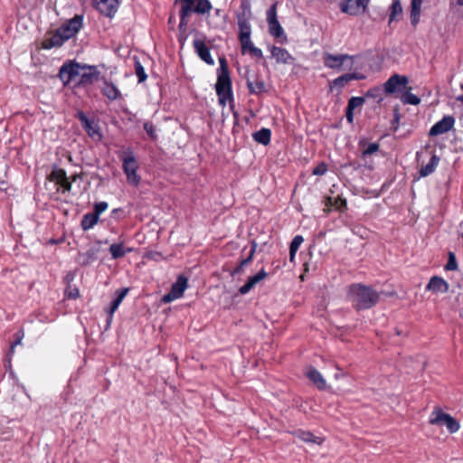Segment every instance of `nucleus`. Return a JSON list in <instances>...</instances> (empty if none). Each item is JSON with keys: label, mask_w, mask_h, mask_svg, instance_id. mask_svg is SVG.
Returning <instances> with one entry per match:
<instances>
[{"label": "nucleus", "mask_w": 463, "mask_h": 463, "mask_svg": "<svg viewBox=\"0 0 463 463\" xmlns=\"http://www.w3.org/2000/svg\"><path fill=\"white\" fill-rule=\"evenodd\" d=\"M323 62L326 68L333 70H341L346 61H351L350 68L353 66L354 56L349 54H332L330 52L323 53Z\"/></svg>", "instance_id": "9"}, {"label": "nucleus", "mask_w": 463, "mask_h": 463, "mask_svg": "<svg viewBox=\"0 0 463 463\" xmlns=\"http://www.w3.org/2000/svg\"><path fill=\"white\" fill-rule=\"evenodd\" d=\"M119 159L122 161V169L128 183L137 187L140 184L141 177L137 174L139 165L133 151L130 148L123 151L119 155Z\"/></svg>", "instance_id": "3"}, {"label": "nucleus", "mask_w": 463, "mask_h": 463, "mask_svg": "<svg viewBox=\"0 0 463 463\" xmlns=\"http://www.w3.org/2000/svg\"><path fill=\"white\" fill-rule=\"evenodd\" d=\"M144 129L146 132V134L152 138L156 139V128L151 122H145L144 123Z\"/></svg>", "instance_id": "43"}, {"label": "nucleus", "mask_w": 463, "mask_h": 463, "mask_svg": "<svg viewBox=\"0 0 463 463\" xmlns=\"http://www.w3.org/2000/svg\"><path fill=\"white\" fill-rule=\"evenodd\" d=\"M402 7L400 0H393L390 7L389 24L395 21L398 16L402 15Z\"/></svg>", "instance_id": "33"}, {"label": "nucleus", "mask_w": 463, "mask_h": 463, "mask_svg": "<svg viewBox=\"0 0 463 463\" xmlns=\"http://www.w3.org/2000/svg\"><path fill=\"white\" fill-rule=\"evenodd\" d=\"M294 435L302 441L307 443H314L320 445L324 441V439L321 437L315 436L312 432L303 430H296L294 432Z\"/></svg>", "instance_id": "26"}, {"label": "nucleus", "mask_w": 463, "mask_h": 463, "mask_svg": "<svg viewBox=\"0 0 463 463\" xmlns=\"http://www.w3.org/2000/svg\"><path fill=\"white\" fill-rule=\"evenodd\" d=\"M73 279H74V275L71 273L67 274L65 277V280L67 281V283H70L71 281H72Z\"/></svg>", "instance_id": "59"}, {"label": "nucleus", "mask_w": 463, "mask_h": 463, "mask_svg": "<svg viewBox=\"0 0 463 463\" xmlns=\"http://www.w3.org/2000/svg\"><path fill=\"white\" fill-rule=\"evenodd\" d=\"M59 184L61 185L64 192H70L71 190V183L68 180V177L64 179V181L61 182Z\"/></svg>", "instance_id": "52"}, {"label": "nucleus", "mask_w": 463, "mask_h": 463, "mask_svg": "<svg viewBox=\"0 0 463 463\" xmlns=\"http://www.w3.org/2000/svg\"><path fill=\"white\" fill-rule=\"evenodd\" d=\"M455 125V118L448 115L436 122L430 129L429 135L431 137L439 136L449 132Z\"/></svg>", "instance_id": "14"}, {"label": "nucleus", "mask_w": 463, "mask_h": 463, "mask_svg": "<svg viewBox=\"0 0 463 463\" xmlns=\"http://www.w3.org/2000/svg\"><path fill=\"white\" fill-rule=\"evenodd\" d=\"M296 253H297V251H295V250L292 251V250H289V260L290 261L294 260Z\"/></svg>", "instance_id": "61"}, {"label": "nucleus", "mask_w": 463, "mask_h": 463, "mask_svg": "<svg viewBox=\"0 0 463 463\" xmlns=\"http://www.w3.org/2000/svg\"><path fill=\"white\" fill-rule=\"evenodd\" d=\"M384 92V89L383 90L381 86H376L373 88L369 89L364 98L372 99L376 103H381L383 99V93Z\"/></svg>", "instance_id": "32"}, {"label": "nucleus", "mask_w": 463, "mask_h": 463, "mask_svg": "<svg viewBox=\"0 0 463 463\" xmlns=\"http://www.w3.org/2000/svg\"><path fill=\"white\" fill-rule=\"evenodd\" d=\"M253 140L259 144L267 146L270 143L271 131L269 128H262L252 134Z\"/></svg>", "instance_id": "27"}, {"label": "nucleus", "mask_w": 463, "mask_h": 463, "mask_svg": "<svg viewBox=\"0 0 463 463\" xmlns=\"http://www.w3.org/2000/svg\"><path fill=\"white\" fill-rule=\"evenodd\" d=\"M365 101L364 97H352L348 100L347 109L350 110H354V109L361 107Z\"/></svg>", "instance_id": "40"}, {"label": "nucleus", "mask_w": 463, "mask_h": 463, "mask_svg": "<svg viewBox=\"0 0 463 463\" xmlns=\"http://www.w3.org/2000/svg\"><path fill=\"white\" fill-rule=\"evenodd\" d=\"M445 269L446 270H456V269H458V262H457L456 256L451 251L449 252L448 262L445 265Z\"/></svg>", "instance_id": "42"}, {"label": "nucleus", "mask_w": 463, "mask_h": 463, "mask_svg": "<svg viewBox=\"0 0 463 463\" xmlns=\"http://www.w3.org/2000/svg\"><path fill=\"white\" fill-rule=\"evenodd\" d=\"M128 288H122L118 289L115 292V298L112 300L110 307H109L108 310L111 311V313H115L116 310L118 308L119 305L121 304V302L123 301V299L125 298V297L128 295Z\"/></svg>", "instance_id": "29"}, {"label": "nucleus", "mask_w": 463, "mask_h": 463, "mask_svg": "<svg viewBox=\"0 0 463 463\" xmlns=\"http://www.w3.org/2000/svg\"><path fill=\"white\" fill-rule=\"evenodd\" d=\"M189 16H190L189 14L179 13L180 22L178 24V30H179L180 33H186Z\"/></svg>", "instance_id": "41"}, {"label": "nucleus", "mask_w": 463, "mask_h": 463, "mask_svg": "<svg viewBox=\"0 0 463 463\" xmlns=\"http://www.w3.org/2000/svg\"><path fill=\"white\" fill-rule=\"evenodd\" d=\"M439 162V157L434 154L430 157V162L427 165H422L420 167V169L419 171L420 177H426V176L431 175L435 171L436 167L438 166Z\"/></svg>", "instance_id": "28"}, {"label": "nucleus", "mask_w": 463, "mask_h": 463, "mask_svg": "<svg viewBox=\"0 0 463 463\" xmlns=\"http://www.w3.org/2000/svg\"><path fill=\"white\" fill-rule=\"evenodd\" d=\"M345 117L347 121L349 123H352L354 121V110H350L349 109L346 108Z\"/></svg>", "instance_id": "54"}, {"label": "nucleus", "mask_w": 463, "mask_h": 463, "mask_svg": "<svg viewBox=\"0 0 463 463\" xmlns=\"http://www.w3.org/2000/svg\"><path fill=\"white\" fill-rule=\"evenodd\" d=\"M422 2L423 0H411V2L410 19L413 27H416L420 23Z\"/></svg>", "instance_id": "25"}, {"label": "nucleus", "mask_w": 463, "mask_h": 463, "mask_svg": "<svg viewBox=\"0 0 463 463\" xmlns=\"http://www.w3.org/2000/svg\"><path fill=\"white\" fill-rule=\"evenodd\" d=\"M23 336H24V334H22V335H18L16 337V339L11 345L14 346L20 345L22 343Z\"/></svg>", "instance_id": "57"}, {"label": "nucleus", "mask_w": 463, "mask_h": 463, "mask_svg": "<svg viewBox=\"0 0 463 463\" xmlns=\"http://www.w3.org/2000/svg\"><path fill=\"white\" fill-rule=\"evenodd\" d=\"M370 0H341L339 7L342 13L358 16L366 13Z\"/></svg>", "instance_id": "7"}, {"label": "nucleus", "mask_w": 463, "mask_h": 463, "mask_svg": "<svg viewBox=\"0 0 463 463\" xmlns=\"http://www.w3.org/2000/svg\"><path fill=\"white\" fill-rule=\"evenodd\" d=\"M243 267H241L240 264L234 268V269L232 271V276L240 275L243 272Z\"/></svg>", "instance_id": "55"}, {"label": "nucleus", "mask_w": 463, "mask_h": 463, "mask_svg": "<svg viewBox=\"0 0 463 463\" xmlns=\"http://www.w3.org/2000/svg\"><path fill=\"white\" fill-rule=\"evenodd\" d=\"M65 294L70 299H76L80 296L79 289L76 287L71 288V286H68Z\"/></svg>", "instance_id": "49"}, {"label": "nucleus", "mask_w": 463, "mask_h": 463, "mask_svg": "<svg viewBox=\"0 0 463 463\" xmlns=\"http://www.w3.org/2000/svg\"><path fill=\"white\" fill-rule=\"evenodd\" d=\"M82 22L83 16L76 14L71 19L65 22L59 30L64 35V38L69 40L78 33L82 27Z\"/></svg>", "instance_id": "13"}, {"label": "nucleus", "mask_w": 463, "mask_h": 463, "mask_svg": "<svg viewBox=\"0 0 463 463\" xmlns=\"http://www.w3.org/2000/svg\"><path fill=\"white\" fill-rule=\"evenodd\" d=\"M268 276V273L264 269H261L254 276L249 277L246 283L239 288L241 295L248 294L260 281L264 279Z\"/></svg>", "instance_id": "21"}, {"label": "nucleus", "mask_w": 463, "mask_h": 463, "mask_svg": "<svg viewBox=\"0 0 463 463\" xmlns=\"http://www.w3.org/2000/svg\"><path fill=\"white\" fill-rule=\"evenodd\" d=\"M193 46L195 53L202 61H203L208 65L214 64V60L213 59L210 52V48L206 45L204 41L200 39H194L193 42Z\"/></svg>", "instance_id": "18"}, {"label": "nucleus", "mask_w": 463, "mask_h": 463, "mask_svg": "<svg viewBox=\"0 0 463 463\" xmlns=\"http://www.w3.org/2000/svg\"><path fill=\"white\" fill-rule=\"evenodd\" d=\"M429 422L431 425L446 426L447 430L451 434L457 432L460 428V424L458 420L439 408H435L431 412Z\"/></svg>", "instance_id": "4"}, {"label": "nucleus", "mask_w": 463, "mask_h": 463, "mask_svg": "<svg viewBox=\"0 0 463 463\" xmlns=\"http://www.w3.org/2000/svg\"><path fill=\"white\" fill-rule=\"evenodd\" d=\"M109 207V204L107 202H99L94 204V213L97 214V216L99 217V215L105 212Z\"/></svg>", "instance_id": "44"}, {"label": "nucleus", "mask_w": 463, "mask_h": 463, "mask_svg": "<svg viewBox=\"0 0 463 463\" xmlns=\"http://www.w3.org/2000/svg\"><path fill=\"white\" fill-rule=\"evenodd\" d=\"M186 39H187L186 33H179L178 42H179L181 47H183L184 45Z\"/></svg>", "instance_id": "56"}, {"label": "nucleus", "mask_w": 463, "mask_h": 463, "mask_svg": "<svg viewBox=\"0 0 463 463\" xmlns=\"http://www.w3.org/2000/svg\"><path fill=\"white\" fill-rule=\"evenodd\" d=\"M348 298L357 310L369 309L374 307L379 299V293L372 287L363 284H352L348 288Z\"/></svg>", "instance_id": "1"}, {"label": "nucleus", "mask_w": 463, "mask_h": 463, "mask_svg": "<svg viewBox=\"0 0 463 463\" xmlns=\"http://www.w3.org/2000/svg\"><path fill=\"white\" fill-rule=\"evenodd\" d=\"M270 53L278 63L293 64L295 61V58L285 48L273 45L270 47Z\"/></svg>", "instance_id": "19"}, {"label": "nucleus", "mask_w": 463, "mask_h": 463, "mask_svg": "<svg viewBox=\"0 0 463 463\" xmlns=\"http://www.w3.org/2000/svg\"><path fill=\"white\" fill-rule=\"evenodd\" d=\"M14 349H15V346H14V345H10V349H9V355H10V356L14 354Z\"/></svg>", "instance_id": "62"}, {"label": "nucleus", "mask_w": 463, "mask_h": 463, "mask_svg": "<svg viewBox=\"0 0 463 463\" xmlns=\"http://www.w3.org/2000/svg\"><path fill=\"white\" fill-rule=\"evenodd\" d=\"M219 63L220 67L217 70L215 90L220 106L224 108L228 101L230 103L233 101V94L229 67L225 57H220Z\"/></svg>", "instance_id": "2"}, {"label": "nucleus", "mask_w": 463, "mask_h": 463, "mask_svg": "<svg viewBox=\"0 0 463 463\" xmlns=\"http://www.w3.org/2000/svg\"><path fill=\"white\" fill-rule=\"evenodd\" d=\"M379 150V144L370 143L367 147L362 152L363 156H366L376 153Z\"/></svg>", "instance_id": "46"}, {"label": "nucleus", "mask_w": 463, "mask_h": 463, "mask_svg": "<svg viewBox=\"0 0 463 463\" xmlns=\"http://www.w3.org/2000/svg\"><path fill=\"white\" fill-rule=\"evenodd\" d=\"M104 87L101 89L102 94L110 101L117 100L121 98L118 88L110 80L103 78Z\"/></svg>", "instance_id": "22"}, {"label": "nucleus", "mask_w": 463, "mask_h": 463, "mask_svg": "<svg viewBox=\"0 0 463 463\" xmlns=\"http://www.w3.org/2000/svg\"><path fill=\"white\" fill-rule=\"evenodd\" d=\"M245 79L250 94L260 95L267 92L264 80H259L257 75H250V71H246Z\"/></svg>", "instance_id": "16"}, {"label": "nucleus", "mask_w": 463, "mask_h": 463, "mask_svg": "<svg viewBox=\"0 0 463 463\" xmlns=\"http://www.w3.org/2000/svg\"><path fill=\"white\" fill-rule=\"evenodd\" d=\"M76 117L90 137L96 140H100L102 138L100 128L94 119L89 118L81 110L77 112Z\"/></svg>", "instance_id": "11"}, {"label": "nucleus", "mask_w": 463, "mask_h": 463, "mask_svg": "<svg viewBox=\"0 0 463 463\" xmlns=\"http://www.w3.org/2000/svg\"><path fill=\"white\" fill-rule=\"evenodd\" d=\"M178 2L181 4L179 13L189 15L193 13L205 15L208 14L213 8L209 0H175V3Z\"/></svg>", "instance_id": "5"}, {"label": "nucleus", "mask_w": 463, "mask_h": 463, "mask_svg": "<svg viewBox=\"0 0 463 463\" xmlns=\"http://www.w3.org/2000/svg\"><path fill=\"white\" fill-rule=\"evenodd\" d=\"M303 241H304V239L301 235L295 236L290 242L289 250H292V251L293 250L298 251V250L300 247Z\"/></svg>", "instance_id": "47"}, {"label": "nucleus", "mask_w": 463, "mask_h": 463, "mask_svg": "<svg viewBox=\"0 0 463 463\" xmlns=\"http://www.w3.org/2000/svg\"><path fill=\"white\" fill-rule=\"evenodd\" d=\"M95 253H96V250H93V249H90V250H89L85 253V255H86L89 259H93V258H94V256H95Z\"/></svg>", "instance_id": "58"}, {"label": "nucleus", "mask_w": 463, "mask_h": 463, "mask_svg": "<svg viewBox=\"0 0 463 463\" xmlns=\"http://www.w3.org/2000/svg\"><path fill=\"white\" fill-rule=\"evenodd\" d=\"M277 5L278 3H274L266 13L267 22L269 25V33L270 35L275 38H284L281 43L287 41V36L285 34L284 29L280 25L278 17H277Z\"/></svg>", "instance_id": "8"}, {"label": "nucleus", "mask_w": 463, "mask_h": 463, "mask_svg": "<svg viewBox=\"0 0 463 463\" xmlns=\"http://www.w3.org/2000/svg\"><path fill=\"white\" fill-rule=\"evenodd\" d=\"M85 68H87V64L81 65L73 61L64 63L60 69L59 77L64 85H68L70 82L76 80Z\"/></svg>", "instance_id": "6"}, {"label": "nucleus", "mask_w": 463, "mask_h": 463, "mask_svg": "<svg viewBox=\"0 0 463 463\" xmlns=\"http://www.w3.org/2000/svg\"><path fill=\"white\" fill-rule=\"evenodd\" d=\"M457 100L460 101L463 104V95H459L457 97Z\"/></svg>", "instance_id": "63"}, {"label": "nucleus", "mask_w": 463, "mask_h": 463, "mask_svg": "<svg viewBox=\"0 0 463 463\" xmlns=\"http://www.w3.org/2000/svg\"><path fill=\"white\" fill-rule=\"evenodd\" d=\"M349 82L348 75L347 73L343 74L335 80L330 83V89L337 88L338 90H342L347 83Z\"/></svg>", "instance_id": "36"}, {"label": "nucleus", "mask_w": 463, "mask_h": 463, "mask_svg": "<svg viewBox=\"0 0 463 463\" xmlns=\"http://www.w3.org/2000/svg\"><path fill=\"white\" fill-rule=\"evenodd\" d=\"M85 70H88V71H81L80 75L76 81V86H89L93 84V82L98 80L99 71L96 66L87 65Z\"/></svg>", "instance_id": "17"}, {"label": "nucleus", "mask_w": 463, "mask_h": 463, "mask_svg": "<svg viewBox=\"0 0 463 463\" xmlns=\"http://www.w3.org/2000/svg\"><path fill=\"white\" fill-rule=\"evenodd\" d=\"M347 75H348L349 81L356 80H364L365 78L364 74L358 73V72L347 73Z\"/></svg>", "instance_id": "51"}, {"label": "nucleus", "mask_w": 463, "mask_h": 463, "mask_svg": "<svg viewBox=\"0 0 463 463\" xmlns=\"http://www.w3.org/2000/svg\"><path fill=\"white\" fill-rule=\"evenodd\" d=\"M239 25V39H247L250 37L251 27L247 20H241L238 23Z\"/></svg>", "instance_id": "34"}, {"label": "nucleus", "mask_w": 463, "mask_h": 463, "mask_svg": "<svg viewBox=\"0 0 463 463\" xmlns=\"http://www.w3.org/2000/svg\"><path fill=\"white\" fill-rule=\"evenodd\" d=\"M409 82L408 77L400 74L392 75L383 84L384 92L386 94H393L395 92H402L406 89Z\"/></svg>", "instance_id": "12"}, {"label": "nucleus", "mask_w": 463, "mask_h": 463, "mask_svg": "<svg viewBox=\"0 0 463 463\" xmlns=\"http://www.w3.org/2000/svg\"><path fill=\"white\" fill-rule=\"evenodd\" d=\"M306 375L319 390H325L326 388V380L320 372L315 367L310 366L307 369Z\"/></svg>", "instance_id": "24"}, {"label": "nucleus", "mask_w": 463, "mask_h": 463, "mask_svg": "<svg viewBox=\"0 0 463 463\" xmlns=\"http://www.w3.org/2000/svg\"><path fill=\"white\" fill-rule=\"evenodd\" d=\"M241 45V52L245 53L246 52H250V50L254 46L252 42L250 41V37L247 39H239Z\"/></svg>", "instance_id": "48"}, {"label": "nucleus", "mask_w": 463, "mask_h": 463, "mask_svg": "<svg viewBox=\"0 0 463 463\" xmlns=\"http://www.w3.org/2000/svg\"><path fill=\"white\" fill-rule=\"evenodd\" d=\"M107 313H108V317L106 319L105 330H108L110 327L111 323L113 321V315H114V313H111V311H109V310H107Z\"/></svg>", "instance_id": "53"}, {"label": "nucleus", "mask_w": 463, "mask_h": 463, "mask_svg": "<svg viewBox=\"0 0 463 463\" xmlns=\"http://www.w3.org/2000/svg\"><path fill=\"white\" fill-rule=\"evenodd\" d=\"M135 73L138 78V83H142L147 79L145 68L137 59L135 61Z\"/></svg>", "instance_id": "37"}, {"label": "nucleus", "mask_w": 463, "mask_h": 463, "mask_svg": "<svg viewBox=\"0 0 463 463\" xmlns=\"http://www.w3.org/2000/svg\"><path fill=\"white\" fill-rule=\"evenodd\" d=\"M187 278L180 275L176 281L172 285L170 291L163 296L162 301L164 303H170L182 298L184 290L187 288Z\"/></svg>", "instance_id": "10"}, {"label": "nucleus", "mask_w": 463, "mask_h": 463, "mask_svg": "<svg viewBox=\"0 0 463 463\" xmlns=\"http://www.w3.org/2000/svg\"><path fill=\"white\" fill-rule=\"evenodd\" d=\"M250 243H251V249L249 252V255L246 258L242 259L239 263L243 268L248 266L252 261L254 254L256 252V249L258 246L257 242L255 241H252Z\"/></svg>", "instance_id": "39"}, {"label": "nucleus", "mask_w": 463, "mask_h": 463, "mask_svg": "<svg viewBox=\"0 0 463 463\" xmlns=\"http://www.w3.org/2000/svg\"><path fill=\"white\" fill-rule=\"evenodd\" d=\"M402 101L404 104L418 105L420 102V99L417 95L406 90L402 96Z\"/></svg>", "instance_id": "35"}, {"label": "nucleus", "mask_w": 463, "mask_h": 463, "mask_svg": "<svg viewBox=\"0 0 463 463\" xmlns=\"http://www.w3.org/2000/svg\"><path fill=\"white\" fill-rule=\"evenodd\" d=\"M66 41H68V39L64 38V35L58 28L51 37L43 40L42 45L43 49L49 50L53 47H61Z\"/></svg>", "instance_id": "23"}, {"label": "nucleus", "mask_w": 463, "mask_h": 463, "mask_svg": "<svg viewBox=\"0 0 463 463\" xmlns=\"http://www.w3.org/2000/svg\"><path fill=\"white\" fill-rule=\"evenodd\" d=\"M7 184L5 181L0 179V190H6Z\"/></svg>", "instance_id": "60"}, {"label": "nucleus", "mask_w": 463, "mask_h": 463, "mask_svg": "<svg viewBox=\"0 0 463 463\" xmlns=\"http://www.w3.org/2000/svg\"><path fill=\"white\" fill-rule=\"evenodd\" d=\"M250 54L252 56V57H256V58H262L263 57V52L262 51L256 47V46H253L250 50Z\"/></svg>", "instance_id": "50"}, {"label": "nucleus", "mask_w": 463, "mask_h": 463, "mask_svg": "<svg viewBox=\"0 0 463 463\" xmlns=\"http://www.w3.org/2000/svg\"><path fill=\"white\" fill-rule=\"evenodd\" d=\"M132 251L131 248L124 249L123 242L113 243L109 247V252L113 260H118L124 257L127 253Z\"/></svg>", "instance_id": "30"}, {"label": "nucleus", "mask_w": 463, "mask_h": 463, "mask_svg": "<svg viewBox=\"0 0 463 463\" xmlns=\"http://www.w3.org/2000/svg\"><path fill=\"white\" fill-rule=\"evenodd\" d=\"M327 172V165L325 162L318 164L312 171L314 175H323Z\"/></svg>", "instance_id": "45"}, {"label": "nucleus", "mask_w": 463, "mask_h": 463, "mask_svg": "<svg viewBox=\"0 0 463 463\" xmlns=\"http://www.w3.org/2000/svg\"><path fill=\"white\" fill-rule=\"evenodd\" d=\"M96 9L107 17L112 18L118 8V0H93Z\"/></svg>", "instance_id": "15"}, {"label": "nucleus", "mask_w": 463, "mask_h": 463, "mask_svg": "<svg viewBox=\"0 0 463 463\" xmlns=\"http://www.w3.org/2000/svg\"><path fill=\"white\" fill-rule=\"evenodd\" d=\"M449 283L441 277L433 276L426 286V290L433 293H446L449 291Z\"/></svg>", "instance_id": "20"}, {"label": "nucleus", "mask_w": 463, "mask_h": 463, "mask_svg": "<svg viewBox=\"0 0 463 463\" xmlns=\"http://www.w3.org/2000/svg\"><path fill=\"white\" fill-rule=\"evenodd\" d=\"M99 216L95 214L94 213H88L83 215L80 226L83 231H88L91 228H93L99 222Z\"/></svg>", "instance_id": "31"}, {"label": "nucleus", "mask_w": 463, "mask_h": 463, "mask_svg": "<svg viewBox=\"0 0 463 463\" xmlns=\"http://www.w3.org/2000/svg\"><path fill=\"white\" fill-rule=\"evenodd\" d=\"M457 4L460 6H463V0H457Z\"/></svg>", "instance_id": "64"}, {"label": "nucleus", "mask_w": 463, "mask_h": 463, "mask_svg": "<svg viewBox=\"0 0 463 463\" xmlns=\"http://www.w3.org/2000/svg\"><path fill=\"white\" fill-rule=\"evenodd\" d=\"M51 180L56 181L58 184L67 178L66 171L61 168H55L51 173Z\"/></svg>", "instance_id": "38"}]
</instances>
